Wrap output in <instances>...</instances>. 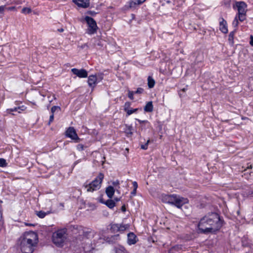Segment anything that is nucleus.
<instances>
[{"label":"nucleus","mask_w":253,"mask_h":253,"mask_svg":"<svg viewBox=\"0 0 253 253\" xmlns=\"http://www.w3.org/2000/svg\"><path fill=\"white\" fill-rule=\"evenodd\" d=\"M224 220L216 212H209L201 218L198 228L199 233L204 234H215L223 225Z\"/></svg>","instance_id":"f257e3e1"},{"label":"nucleus","mask_w":253,"mask_h":253,"mask_svg":"<svg viewBox=\"0 0 253 253\" xmlns=\"http://www.w3.org/2000/svg\"><path fill=\"white\" fill-rule=\"evenodd\" d=\"M19 240L21 252L23 253H33L38 243V236L33 231L25 232Z\"/></svg>","instance_id":"f03ea898"},{"label":"nucleus","mask_w":253,"mask_h":253,"mask_svg":"<svg viewBox=\"0 0 253 253\" xmlns=\"http://www.w3.org/2000/svg\"><path fill=\"white\" fill-rule=\"evenodd\" d=\"M67 229L66 228L58 230L54 232L52 237L53 243L57 247L63 246L64 243L66 239Z\"/></svg>","instance_id":"7ed1b4c3"},{"label":"nucleus","mask_w":253,"mask_h":253,"mask_svg":"<svg viewBox=\"0 0 253 253\" xmlns=\"http://www.w3.org/2000/svg\"><path fill=\"white\" fill-rule=\"evenodd\" d=\"M73 229L77 231L76 233L82 236L83 238L91 239L94 237L95 232L90 228L84 227L81 225H74Z\"/></svg>","instance_id":"20e7f679"},{"label":"nucleus","mask_w":253,"mask_h":253,"mask_svg":"<svg viewBox=\"0 0 253 253\" xmlns=\"http://www.w3.org/2000/svg\"><path fill=\"white\" fill-rule=\"evenodd\" d=\"M183 198L180 199L176 197L174 195H166L164 198L163 201L166 203L174 205L178 208H181L185 202H183Z\"/></svg>","instance_id":"39448f33"},{"label":"nucleus","mask_w":253,"mask_h":253,"mask_svg":"<svg viewBox=\"0 0 253 253\" xmlns=\"http://www.w3.org/2000/svg\"><path fill=\"white\" fill-rule=\"evenodd\" d=\"M84 20L88 26L86 33L89 35L95 34L98 29L95 20L88 16H85Z\"/></svg>","instance_id":"423d86ee"},{"label":"nucleus","mask_w":253,"mask_h":253,"mask_svg":"<svg viewBox=\"0 0 253 253\" xmlns=\"http://www.w3.org/2000/svg\"><path fill=\"white\" fill-rule=\"evenodd\" d=\"M65 135L67 137L70 138L74 140L75 143H78L81 140V138L79 137L74 127H69L65 131Z\"/></svg>","instance_id":"0eeeda50"},{"label":"nucleus","mask_w":253,"mask_h":253,"mask_svg":"<svg viewBox=\"0 0 253 253\" xmlns=\"http://www.w3.org/2000/svg\"><path fill=\"white\" fill-rule=\"evenodd\" d=\"M71 72L73 74L80 78H86L88 76L87 71L84 69H78L77 68H73L71 69Z\"/></svg>","instance_id":"6e6552de"},{"label":"nucleus","mask_w":253,"mask_h":253,"mask_svg":"<svg viewBox=\"0 0 253 253\" xmlns=\"http://www.w3.org/2000/svg\"><path fill=\"white\" fill-rule=\"evenodd\" d=\"M83 187L88 192H93L100 188L97 184L94 185L91 182L90 183H87V182H85L83 185Z\"/></svg>","instance_id":"1a4fd4ad"},{"label":"nucleus","mask_w":253,"mask_h":253,"mask_svg":"<svg viewBox=\"0 0 253 253\" xmlns=\"http://www.w3.org/2000/svg\"><path fill=\"white\" fill-rule=\"evenodd\" d=\"M219 30L224 33L226 34L228 33L227 23L226 21L222 17L219 18Z\"/></svg>","instance_id":"9d476101"},{"label":"nucleus","mask_w":253,"mask_h":253,"mask_svg":"<svg viewBox=\"0 0 253 253\" xmlns=\"http://www.w3.org/2000/svg\"><path fill=\"white\" fill-rule=\"evenodd\" d=\"M72 1L78 6L84 8H87L89 6V0H72Z\"/></svg>","instance_id":"9b49d317"},{"label":"nucleus","mask_w":253,"mask_h":253,"mask_svg":"<svg viewBox=\"0 0 253 253\" xmlns=\"http://www.w3.org/2000/svg\"><path fill=\"white\" fill-rule=\"evenodd\" d=\"M87 83L89 86L91 88L92 90L97 84L96 75H91L89 76L88 77Z\"/></svg>","instance_id":"f8f14e48"},{"label":"nucleus","mask_w":253,"mask_h":253,"mask_svg":"<svg viewBox=\"0 0 253 253\" xmlns=\"http://www.w3.org/2000/svg\"><path fill=\"white\" fill-rule=\"evenodd\" d=\"M236 7L238 9V13H246L247 4L244 1H239L236 3Z\"/></svg>","instance_id":"ddd939ff"},{"label":"nucleus","mask_w":253,"mask_h":253,"mask_svg":"<svg viewBox=\"0 0 253 253\" xmlns=\"http://www.w3.org/2000/svg\"><path fill=\"white\" fill-rule=\"evenodd\" d=\"M135 120L141 125L140 127L141 129H146L152 127L150 123L147 120L142 121L138 119H135Z\"/></svg>","instance_id":"4468645a"},{"label":"nucleus","mask_w":253,"mask_h":253,"mask_svg":"<svg viewBox=\"0 0 253 253\" xmlns=\"http://www.w3.org/2000/svg\"><path fill=\"white\" fill-rule=\"evenodd\" d=\"M103 178L104 174L100 172L98 176L91 182V183L94 185L97 184L99 186V188H101Z\"/></svg>","instance_id":"2eb2a0df"},{"label":"nucleus","mask_w":253,"mask_h":253,"mask_svg":"<svg viewBox=\"0 0 253 253\" xmlns=\"http://www.w3.org/2000/svg\"><path fill=\"white\" fill-rule=\"evenodd\" d=\"M136 239L137 237L133 233L130 232L127 234V243L129 245L135 244L137 242Z\"/></svg>","instance_id":"dca6fc26"},{"label":"nucleus","mask_w":253,"mask_h":253,"mask_svg":"<svg viewBox=\"0 0 253 253\" xmlns=\"http://www.w3.org/2000/svg\"><path fill=\"white\" fill-rule=\"evenodd\" d=\"M115 190L113 186H108L106 187L105 193L109 199H112L114 195Z\"/></svg>","instance_id":"f3484780"},{"label":"nucleus","mask_w":253,"mask_h":253,"mask_svg":"<svg viewBox=\"0 0 253 253\" xmlns=\"http://www.w3.org/2000/svg\"><path fill=\"white\" fill-rule=\"evenodd\" d=\"M133 127L131 126L126 124L125 125V128L124 129V132L126 134L127 137H130L133 134Z\"/></svg>","instance_id":"a211bd4d"},{"label":"nucleus","mask_w":253,"mask_h":253,"mask_svg":"<svg viewBox=\"0 0 253 253\" xmlns=\"http://www.w3.org/2000/svg\"><path fill=\"white\" fill-rule=\"evenodd\" d=\"M236 32H237V29H235L234 30H233V31L229 33V36H228V42H229V44L232 46H233L234 43V37L235 34L236 33Z\"/></svg>","instance_id":"6ab92c4d"},{"label":"nucleus","mask_w":253,"mask_h":253,"mask_svg":"<svg viewBox=\"0 0 253 253\" xmlns=\"http://www.w3.org/2000/svg\"><path fill=\"white\" fill-rule=\"evenodd\" d=\"M153 105L152 101H149L146 103L144 107V110L145 112H152L153 111Z\"/></svg>","instance_id":"aec40b11"},{"label":"nucleus","mask_w":253,"mask_h":253,"mask_svg":"<svg viewBox=\"0 0 253 253\" xmlns=\"http://www.w3.org/2000/svg\"><path fill=\"white\" fill-rule=\"evenodd\" d=\"M145 2L144 0H136L135 1L130 0L129 2V7L135 8L136 5H140Z\"/></svg>","instance_id":"412c9836"},{"label":"nucleus","mask_w":253,"mask_h":253,"mask_svg":"<svg viewBox=\"0 0 253 253\" xmlns=\"http://www.w3.org/2000/svg\"><path fill=\"white\" fill-rule=\"evenodd\" d=\"M104 205H105L109 209H112L116 206V203L115 202L114 200L110 199L106 201Z\"/></svg>","instance_id":"4be33fe9"},{"label":"nucleus","mask_w":253,"mask_h":253,"mask_svg":"<svg viewBox=\"0 0 253 253\" xmlns=\"http://www.w3.org/2000/svg\"><path fill=\"white\" fill-rule=\"evenodd\" d=\"M121 227L118 224H113L111 225L110 230L111 232L115 233L120 231Z\"/></svg>","instance_id":"5701e85b"},{"label":"nucleus","mask_w":253,"mask_h":253,"mask_svg":"<svg viewBox=\"0 0 253 253\" xmlns=\"http://www.w3.org/2000/svg\"><path fill=\"white\" fill-rule=\"evenodd\" d=\"M36 214L40 218H44L46 215L50 213L49 211L44 212L42 211H35Z\"/></svg>","instance_id":"b1692460"},{"label":"nucleus","mask_w":253,"mask_h":253,"mask_svg":"<svg viewBox=\"0 0 253 253\" xmlns=\"http://www.w3.org/2000/svg\"><path fill=\"white\" fill-rule=\"evenodd\" d=\"M147 81H148V86L149 88H153L155 84V80L153 79V78L152 77L149 76L148 77Z\"/></svg>","instance_id":"393cba45"},{"label":"nucleus","mask_w":253,"mask_h":253,"mask_svg":"<svg viewBox=\"0 0 253 253\" xmlns=\"http://www.w3.org/2000/svg\"><path fill=\"white\" fill-rule=\"evenodd\" d=\"M115 253H129L126 249L122 246L116 248L115 249Z\"/></svg>","instance_id":"a878e982"},{"label":"nucleus","mask_w":253,"mask_h":253,"mask_svg":"<svg viewBox=\"0 0 253 253\" xmlns=\"http://www.w3.org/2000/svg\"><path fill=\"white\" fill-rule=\"evenodd\" d=\"M246 13H238L237 18L241 22L244 21L246 19Z\"/></svg>","instance_id":"bb28decb"},{"label":"nucleus","mask_w":253,"mask_h":253,"mask_svg":"<svg viewBox=\"0 0 253 253\" xmlns=\"http://www.w3.org/2000/svg\"><path fill=\"white\" fill-rule=\"evenodd\" d=\"M14 111L18 112L19 113H21V111L18 110L17 107H14L13 108L7 109L6 110L7 113L12 114V115H14V114L12 113V112Z\"/></svg>","instance_id":"cd10ccee"},{"label":"nucleus","mask_w":253,"mask_h":253,"mask_svg":"<svg viewBox=\"0 0 253 253\" xmlns=\"http://www.w3.org/2000/svg\"><path fill=\"white\" fill-rule=\"evenodd\" d=\"M131 105V103L130 102H125L124 106V110L126 113H127L128 110H129L130 109Z\"/></svg>","instance_id":"c85d7f7f"},{"label":"nucleus","mask_w":253,"mask_h":253,"mask_svg":"<svg viewBox=\"0 0 253 253\" xmlns=\"http://www.w3.org/2000/svg\"><path fill=\"white\" fill-rule=\"evenodd\" d=\"M139 110H141V109L139 108H135V109H131L128 110L127 112L126 113V116H129L131 115L133 113L137 112V111Z\"/></svg>","instance_id":"c756f323"},{"label":"nucleus","mask_w":253,"mask_h":253,"mask_svg":"<svg viewBox=\"0 0 253 253\" xmlns=\"http://www.w3.org/2000/svg\"><path fill=\"white\" fill-rule=\"evenodd\" d=\"M238 19L237 18V15L236 16L235 18H234V20H233L232 22V26L235 28L237 30V28L239 25V22Z\"/></svg>","instance_id":"7c9ffc66"},{"label":"nucleus","mask_w":253,"mask_h":253,"mask_svg":"<svg viewBox=\"0 0 253 253\" xmlns=\"http://www.w3.org/2000/svg\"><path fill=\"white\" fill-rule=\"evenodd\" d=\"M7 166L6 160L3 158H0V167H5Z\"/></svg>","instance_id":"2f4dec72"},{"label":"nucleus","mask_w":253,"mask_h":253,"mask_svg":"<svg viewBox=\"0 0 253 253\" xmlns=\"http://www.w3.org/2000/svg\"><path fill=\"white\" fill-rule=\"evenodd\" d=\"M103 74L100 73L96 75L97 83V84L101 82L103 79Z\"/></svg>","instance_id":"473e14b6"},{"label":"nucleus","mask_w":253,"mask_h":253,"mask_svg":"<svg viewBox=\"0 0 253 253\" xmlns=\"http://www.w3.org/2000/svg\"><path fill=\"white\" fill-rule=\"evenodd\" d=\"M31 12V9L28 7H24L22 9V12L25 14H28Z\"/></svg>","instance_id":"72a5a7b5"},{"label":"nucleus","mask_w":253,"mask_h":253,"mask_svg":"<svg viewBox=\"0 0 253 253\" xmlns=\"http://www.w3.org/2000/svg\"><path fill=\"white\" fill-rule=\"evenodd\" d=\"M98 12H96L92 10H88L85 12V14L90 15L92 16H94L96 14H97Z\"/></svg>","instance_id":"f704fd0d"},{"label":"nucleus","mask_w":253,"mask_h":253,"mask_svg":"<svg viewBox=\"0 0 253 253\" xmlns=\"http://www.w3.org/2000/svg\"><path fill=\"white\" fill-rule=\"evenodd\" d=\"M119 238V235L117 234L115 235L114 236H112L110 238V239L108 240V242H113V240H118V239Z\"/></svg>","instance_id":"c9c22d12"},{"label":"nucleus","mask_w":253,"mask_h":253,"mask_svg":"<svg viewBox=\"0 0 253 253\" xmlns=\"http://www.w3.org/2000/svg\"><path fill=\"white\" fill-rule=\"evenodd\" d=\"M134 94V91L128 90V97L130 99L133 100L134 99V97H133Z\"/></svg>","instance_id":"e433bc0d"},{"label":"nucleus","mask_w":253,"mask_h":253,"mask_svg":"<svg viewBox=\"0 0 253 253\" xmlns=\"http://www.w3.org/2000/svg\"><path fill=\"white\" fill-rule=\"evenodd\" d=\"M134 92L135 94H142L144 92V89L141 87H138L137 90Z\"/></svg>","instance_id":"4c0bfd02"},{"label":"nucleus","mask_w":253,"mask_h":253,"mask_svg":"<svg viewBox=\"0 0 253 253\" xmlns=\"http://www.w3.org/2000/svg\"><path fill=\"white\" fill-rule=\"evenodd\" d=\"M84 146L82 144H79L77 145V149L78 150L81 151L84 150Z\"/></svg>","instance_id":"58836bf2"},{"label":"nucleus","mask_w":253,"mask_h":253,"mask_svg":"<svg viewBox=\"0 0 253 253\" xmlns=\"http://www.w3.org/2000/svg\"><path fill=\"white\" fill-rule=\"evenodd\" d=\"M150 140H148L145 144L141 145V148L143 150H146L148 148V145Z\"/></svg>","instance_id":"ea45409f"},{"label":"nucleus","mask_w":253,"mask_h":253,"mask_svg":"<svg viewBox=\"0 0 253 253\" xmlns=\"http://www.w3.org/2000/svg\"><path fill=\"white\" fill-rule=\"evenodd\" d=\"M242 246L245 247H248L250 246V243L248 241H245L244 240V238L242 241Z\"/></svg>","instance_id":"a19ab883"},{"label":"nucleus","mask_w":253,"mask_h":253,"mask_svg":"<svg viewBox=\"0 0 253 253\" xmlns=\"http://www.w3.org/2000/svg\"><path fill=\"white\" fill-rule=\"evenodd\" d=\"M60 109V107L57 106H53L51 108V112L52 114H54V112L57 109Z\"/></svg>","instance_id":"79ce46f5"},{"label":"nucleus","mask_w":253,"mask_h":253,"mask_svg":"<svg viewBox=\"0 0 253 253\" xmlns=\"http://www.w3.org/2000/svg\"><path fill=\"white\" fill-rule=\"evenodd\" d=\"M98 201L103 204H105L106 201H105L103 198V195H101L98 199Z\"/></svg>","instance_id":"37998d69"},{"label":"nucleus","mask_w":253,"mask_h":253,"mask_svg":"<svg viewBox=\"0 0 253 253\" xmlns=\"http://www.w3.org/2000/svg\"><path fill=\"white\" fill-rule=\"evenodd\" d=\"M6 6L5 5H1L0 6V14L3 15L4 11L5 9Z\"/></svg>","instance_id":"c03bdc74"},{"label":"nucleus","mask_w":253,"mask_h":253,"mask_svg":"<svg viewBox=\"0 0 253 253\" xmlns=\"http://www.w3.org/2000/svg\"><path fill=\"white\" fill-rule=\"evenodd\" d=\"M26 108H27V107L26 106H25L24 105H22V106L17 107V109H18V110L21 111V112L22 111H25L26 109Z\"/></svg>","instance_id":"a18cd8bd"},{"label":"nucleus","mask_w":253,"mask_h":253,"mask_svg":"<svg viewBox=\"0 0 253 253\" xmlns=\"http://www.w3.org/2000/svg\"><path fill=\"white\" fill-rule=\"evenodd\" d=\"M2 201L0 200V221H1L2 219V207H1V203Z\"/></svg>","instance_id":"49530a36"},{"label":"nucleus","mask_w":253,"mask_h":253,"mask_svg":"<svg viewBox=\"0 0 253 253\" xmlns=\"http://www.w3.org/2000/svg\"><path fill=\"white\" fill-rule=\"evenodd\" d=\"M54 120V114H52L50 116L49 121L48 123V125L49 126L50 124L53 122Z\"/></svg>","instance_id":"de8ad7c7"},{"label":"nucleus","mask_w":253,"mask_h":253,"mask_svg":"<svg viewBox=\"0 0 253 253\" xmlns=\"http://www.w3.org/2000/svg\"><path fill=\"white\" fill-rule=\"evenodd\" d=\"M230 1L231 0H224V4L226 5L227 6H229Z\"/></svg>","instance_id":"09e8293b"},{"label":"nucleus","mask_w":253,"mask_h":253,"mask_svg":"<svg viewBox=\"0 0 253 253\" xmlns=\"http://www.w3.org/2000/svg\"><path fill=\"white\" fill-rule=\"evenodd\" d=\"M132 185H133V189H137V187H138V184H137V182H136V181H133V182H132Z\"/></svg>","instance_id":"8fccbe9b"},{"label":"nucleus","mask_w":253,"mask_h":253,"mask_svg":"<svg viewBox=\"0 0 253 253\" xmlns=\"http://www.w3.org/2000/svg\"><path fill=\"white\" fill-rule=\"evenodd\" d=\"M112 184L114 186H116L120 184V182L118 180H117L115 181H113Z\"/></svg>","instance_id":"3c124183"},{"label":"nucleus","mask_w":253,"mask_h":253,"mask_svg":"<svg viewBox=\"0 0 253 253\" xmlns=\"http://www.w3.org/2000/svg\"><path fill=\"white\" fill-rule=\"evenodd\" d=\"M5 9H7L8 10H14L15 9V6H10V7H6L5 8Z\"/></svg>","instance_id":"603ef678"},{"label":"nucleus","mask_w":253,"mask_h":253,"mask_svg":"<svg viewBox=\"0 0 253 253\" xmlns=\"http://www.w3.org/2000/svg\"><path fill=\"white\" fill-rule=\"evenodd\" d=\"M248 196H250L251 197H253V190H249L248 192Z\"/></svg>","instance_id":"864d4df0"},{"label":"nucleus","mask_w":253,"mask_h":253,"mask_svg":"<svg viewBox=\"0 0 253 253\" xmlns=\"http://www.w3.org/2000/svg\"><path fill=\"white\" fill-rule=\"evenodd\" d=\"M121 211L123 212H125L126 211V208L125 205H124L121 207Z\"/></svg>","instance_id":"5fc2aeb1"},{"label":"nucleus","mask_w":253,"mask_h":253,"mask_svg":"<svg viewBox=\"0 0 253 253\" xmlns=\"http://www.w3.org/2000/svg\"><path fill=\"white\" fill-rule=\"evenodd\" d=\"M136 190L137 189H133V190L131 192V195L132 196H135L136 193Z\"/></svg>","instance_id":"6e6d98bb"},{"label":"nucleus","mask_w":253,"mask_h":253,"mask_svg":"<svg viewBox=\"0 0 253 253\" xmlns=\"http://www.w3.org/2000/svg\"><path fill=\"white\" fill-rule=\"evenodd\" d=\"M250 43L252 46H253V36H251V40L250 42Z\"/></svg>","instance_id":"4d7b16f0"},{"label":"nucleus","mask_w":253,"mask_h":253,"mask_svg":"<svg viewBox=\"0 0 253 253\" xmlns=\"http://www.w3.org/2000/svg\"><path fill=\"white\" fill-rule=\"evenodd\" d=\"M120 227H121L120 231H123L126 229V228H125V226H124V225H120Z\"/></svg>","instance_id":"13d9d810"},{"label":"nucleus","mask_w":253,"mask_h":253,"mask_svg":"<svg viewBox=\"0 0 253 253\" xmlns=\"http://www.w3.org/2000/svg\"><path fill=\"white\" fill-rule=\"evenodd\" d=\"M81 162V160H78L76 161H75L74 163V167H75L76 165H77L78 163H79Z\"/></svg>","instance_id":"bf43d9fd"},{"label":"nucleus","mask_w":253,"mask_h":253,"mask_svg":"<svg viewBox=\"0 0 253 253\" xmlns=\"http://www.w3.org/2000/svg\"><path fill=\"white\" fill-rule=\"evenodd\" d=\"M113 200H114L115 202L116 203V202H117L120 201V198L116 197Z\"/></svg>","instance_id":"052dcab7"},{"label":"nucleus","mask_w":253,"mask_h":253,"mask_svg":"<svg viewBox=\"0 0 253 253\" xmlns=\"http://www.w3.org/2000/svg\"><path fill=\"white\" fill-rule=\"evenodd\" d=\"M252 168V166L251 165L250 166H248L246 169H245V171H247L248 169H251Z\"/></svg>","instance_id":"680f3d73"},{"label":"nucleus","mask_w":253,"mask_h":253,"mask_svg":"<svg viewBox=\"0 0 253 253\" xmlns=\"http://www.w3.org/2000/svg\"><path fill=\"white\" fill-rule=\"evenodd\" d=\"M57 31H58L59 32H63L64 31V29H63V28H60V29H58L57 30Z\"/></svg>","instance_id":"e2e57ef3"},{"label":"nucleus","mask_w":253,"mask_h":253,"mask_svg":"<svg viewBox=\"0 0 253 253\" xmlns=\"http://www.w3.org/2000/svg\"><path fill=\"white\" fill-rule=\"evenodd\" d=\"M28 225H30V226H34V225L33 224H28Z\"/></svg>","instance_id":"0e129e2a"},{"label":"nucleus","mask_w":253,"mask_h":253,"mask_svg":"<svg viewBox=\"0 0 253 253\" xmlns=\"http://www.w3.org/2000/svg\"><path fill=\"white\" fill-rule=\"evenodd\" d=\"M185 89H184V88L183 89V91H185Z\"/></svg>","instance_id":"69168bd1"},{"label":"nucleus","mask_w":253,"mask_h":253,"mask_svg":"<svg viewBox=\"0 0 253 253\" xmlns=\"http://www.w3.org/2000/svg\"><path fill=\"white\" fill-rule=\"evenodd\" d=\"M145 0V1L146 0Z\"/></svg>","instance_id":"338daca9"}]
</instances>
